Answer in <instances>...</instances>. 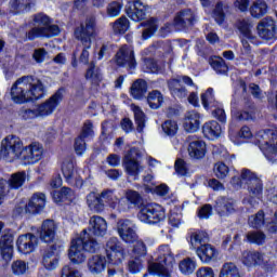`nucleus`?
Returning <instances> with one entry per match:
<instances>
[{"instance_id": "56", "label": "nucleus", "mask_w": 277, "mask_h": 277, "mask_svg": "<svg viewBox=\"0 0 277 277\" xmlns=\"http://www.w3.org/2000/svg\"><path fill=\"white\" fill-rule=\"evenodd\" d=\"M49 94V84L44 80H37L36 83V101L44 98Z\"/></svg>"}, {"instance_id": "46", "label": "nucleus", "mask_w": 277, "mask_h": 277, "mask_svg": "<svg viewBox=\"0 0 277 277\" xmlns=\"http://www.w3.org/2000/svg\"><path fill=\"white\" fill-rule=\"evenodd\" d=\"M232 117L236 120H252V118H254V113L248 110L240 113L237 108V102H232Z\"/></svg>"}, {"instance_id": "63", "label": "nucleus", "mask_w": 277, "mask_h": 277, "mask_svg": "<svg viewBox=\"0 0 277 277\" xmlns=\"http://www.w3.org/2000/svg\"><path fill=\"white\" fill-rule=\"evenodd\" d=\"M134 249L133 252L136 255L137 259H142V256H146V245H144V241L135 239L133 242Z\"/></svg>"}, {"instance_id": "51", "label": "nucleus", "mask_w": 277, "mask_h": 277, "mask_svg": "<svg viewBox=\"0 0 277 277\" xmlns=\"http://www.w3.org/2000/svg\"><path fill=\"white\" fill-rule=\"evenodd\" d=\"M210 65L212 66L213 70H215V72H219V75L228 72V66H226L224 58L220 56L212 58L210 61Z\"/></svg>"}, {"instance_id": "52", "label": "nucleus", "mask_w": 277, "mask_h": 277, "mask_svg": "<svg viewBox=\"0 0 277 277\" xmlns=\"http://www.w3.org/2000/svg\"><path fill=\"white\" fill-rule=\"evenodd\" d=\"M62 171L68 183H72V180L77 179V171H75V164L72 162H64Z\"/></svg>"}, {"instance_id": "15", "label": "nucleus", "mask_w": 277, "mask_h": 277, "mask_svg": "<svg viewBox=\"0 0 277 277\" xmlns=\"http://www.w3.org/2000/svg\"><path fill=\"white\" fill-rule=\"evenodd\" d=\"M135 155H137V150L135 148L130 149L123 159V168L128 176H133L134 181H137L140 173L144 172V166L140 164Z\"/></svg>"}, {"instance_id": "16", "label": "nucleus", "mask_w": 277, "mask_h": 277, "mask_svg": "<svg viewBox=\"0 0 277 277\" xmlns=\"http://www.w3.org/2000/svg\"><path fill=\"white\" fill-rule=\"evenodd\" d=\"M183 83L185 85H194V80L190 77L182 76L169 81V90L175 98H185L187 96V89L183 87Z\"/></svg>"}, {"instance_id": "23", "label": "nucleus", "mask_w": 277, "mask_h": 277, "mask_svg": "<svg viewBox=\"0 0 277 277\" xmlns=\"http://www.w3.org/2000/svg\"><path fill=\"white\" fill-rule=\"evenodd\" d=\"M16 247L22 254H31L36 248V236L34 234L21 235L17 238Z\"/></svg>"}, {"instance_id": "25", "label": "nucleus", "mask_w": 277, "mask_h": 277, "mask_svg": "<svg viewBox=\"0 0 277 277\" xmlns=\"http://www.w3.org/2000/svg\"><path fill=\"white\" fill-rule=\"evenodd\" d=\"M235 200L227 197H219L215 201L214 209L221 217L235 213Z\"/></svg>"}, {"instance_id": "61", "label": "nucleus", "mask_w": 277, "mask_h": 277, "mask_svg": "<svg viewBox=\"0 0 277 277\" xmlns=\"http://www.w3.org/2000/svg\"><path fill=\"white\" fill-rule=\"evenodd\" d=\"M213 107V117L216 118V120H220V122H226V111L224 110V106L221 103H216Z\"/></svg>"}, {"instance_id": "11", "label": "nucleus", "mask_w": 277, "mask_h": 277, "mask_svg": "<svg viewBox=\"0 0 277 277\" xmlns=\"http://www.w3.org/2000/svg\"><path fill=\"white\" fill-rule=\"evenodd\" d=\"M240 261L246 267H256L259 265L267 268L272 265V258L259 251H243Z\"/></svg>"}, {"instance_id": "31", "label": "nucleus", "mask_w": 277, "mask_h": 277, "mask_svg": "<svg viewBox=\"0 0 277 277\" xmlns=\"http://www.w3.org/2000/svg\"><path fill=\"white\" fill-rule=\"evenodd\" d=\"M202 133L208 140H217L222 135V126L215 120L208 121L202 127Z\"/></svg>"}, {"instance_id": "27", "label": "nucleus", "mask_w": 277, "mask_h": 277, "mask_svg": "<svg viewBox=\"0 0 277 277\" xmlns=\"http://www.w3.org/2000/svg\"><path fill=\"white\" fill-rule=\"evenodd\" d=\"M55 230H57V225H55V221H43L40 229L41 241H44L45 243H51V241L55 239Z\"/></svg>"}, {"instance_id": "41", "label": "nucleus", "mask_w": 277, "mask_h": 277, "mask_svg": "<svg viewBox=\"0 0 277 277\" xmlns=\"http://www.w3.org/2000/svg\"><path fill=\"white\" fill-rule=\"evenodd\" d=\"M159 22L156 18H149L145 23V29L143 30L142 39L148 40L149 38H153V36H155V34L157 32Z\"/></svg>"}, {"instance_id": "60", "label": "nucleus", "mask_w": 277, "mask_h": 277, "mask_svg": "<svg viewBox=\"0 0 277 277\" xmlns=\"http://www.w3.org/2000/svg\"><path fill=\"white\" fill-rule=\"evenodd\" d=\"M174 168L179 176H187V174H189V167H187V162L183 159H177Z\"/></svg>"}, {"instance_id": "13", "label": "nucleus", "mask_w": 277, "mask_h": 277, "mask_svg": "<svg viewBox=\"0 0 277 277\" xmlns=\"http://www.w3.org/2000/svg\"><path fill=\"white\" fill-rule=\"evenodd\" d=\"M62 101H64V89H58L47 102L37 107V118H45V116H51V114L57 109Z\"/></svg>"}, {"instance_id": "10", "label": "nucleus", "mask_w": 277, "mask_h": 277, "mask_svg": "<svg viewBox=\"0 0 277 277\" xmlns=\"http://www.w3.org/2000/svg\"><path fill=\"white\" fill-rule=\"evenodd\" d=\"M36 23V36L38 38H53V36H60V26L51 24V18L43 13L37 14Z\"/></svg>"}, {"instance_id": "17", "label": "nucleus", "mask_w": 277, "mask_h": 277, "mask_svg": "<svg viewBox=\"0 0 277 277\" xmlns=\"http://www.w3.org/2000/svg\"><path fill=\"white\" fill-rule=\"evenodd\" d=\"M117 233L126 243H133L137 239L135 224L131 220H120L117 223Z\"/></svg>"}, {"instance_id": "40", "label": "nucleus", "mask_w": 277, "mask_h": 277, "mask_svg": "<svg viewBox=\"0 0 277 277\" xmlns=\"http://www.w3.org/2000/svg\"><path fill=\"white\" fill-rule=\"evenodd\" d=\"M219 277H241L239 268L233 262L224 263L220 269Z\"/></svg>"}, {"instance_id": "3", "label": "nucleus", "mask_w": 277, "mask_h": 277, "mask_svg": "<svg viewBox=\"0 0 277 277\" xmlns=\"http://www.w3.org/2000/svg\"><path fill=\"white\" fill-rule=\"evenodd\" d=\"M74 36L76 40H79L83 47L80 54V62L82 64H89L90 49H92V38L96 36V19H94V17L87 18L75 29Z\"/></svg>"}, {"instance_id": "39", "label": "nucleus", "mask_w": 277, "mask_h": 277, "mask_svg": "<svg viewBox=\"0 0 277 277\" xmlns=\"http://www.w3.org/2000/svg\"><path fill=\"white\" fill-rule=\"evenodd\" d=\"M11 274L13 276H25V274H29V263L23 260H15L11 264Z\"/></svg>"}, {"instance_id": "8", "label": "nucleus", "mask_w": 277, "mask_h": 277, "mask_svg": "<svg viewBox=\"0 0 277 277\" xmlns=\"http://www.w3.org/2000/svg\"><path fill=\"white\" fill-rule=\"evenodd\" d=\"M23 141L16 135H9L1 141L0 157L6 161H15L21 159Z\"/></svg>"}, {"instance_id": "59", "label": "nucleus", "mask_w": 277, "mask_h": 277, "mask_svg": "<svg viewBox=\"0 0 277 277\" xmlns=\"http://www.w3.org/2000/svg\"><path fill=\"white\" fill-rule=\"evenodd\" d=\"M229 169L224 162H216L214 164V174L217 179H226L228 176Z\"/></svg>"}, {"instance_id": "36", "label": "nucleus", "mask_w": 277, "mask_h": 277, "mask_svg": "<svg viewBox=\"0 0 277 277\" xmlns=\"http://www.w3.org/2000/svg\"><path fill=\"white\" fill-rule=\"evenodd\" d=\"M250 14L253 18L265 16L267 14V3L265 0H255L250 8Z\"/></svg>"}, {"instance_id": "26", "label": "nucleus", "mask_w": 277, "mask_h": 277, "mask_svg": "<svg viewBox=\"0 0 277 277\" xmlns=\"http://www.w3.org/2000/svg\"><path fill=\"white\" fill-rule=\"evenodd\" d=\"M184 129L187 133H196L200 129V114L196 110H189L185 114Z\"/></svg>"}, {"instance_id": "1", "label": "nucleus", "mask_w": 277, "mask_h": 277, "mask_svg": "<svg viewBox=\"0 0 277 277\" xmlns=\"http://www.w3.org/2000/svg\"><path fill=\"white\" fill-rule=\"evenodd\" d=\"M96 250H98V242L90 236L88 229H84L80 237L71 240L68 253L69 261L75 265H81L88 259L85 252H96Z\"/></svg>"}, {"instance_id": "50", "label": "nucleus", "mask_w": 277, "mask_h": 277, "mask_svg": "<svg viewBox=\"0 0 277 277\" xmlns=\"http://www.w3.org/2000/svg\"><path fill=\"white\" fill-rule=\"evenodd\" d=\"M147 103L151 109H159L161 103H163V95L159 91H151L148 94Z\"/></svg>"}, {"instance_id": "37", "label": "nucleus", "mask_w": 277, "mask_h": 277, "mask_svg": "<svg viewBox=\"0 0 277 277\" xmlns=\"http://www.w3.org/2000/svg\"><path fill=\"white\" fill-rule=\"evenodd\" d=\"M196 260L192 258H186L179 263V271L183 274V276H192L194 272H196Z\"/></svg>"}, {"instance_id": "19", "label": "nucleus", "mask_w": 277, "mask_h": 277, "mask_svg": "<svg viewBox=\"0 0 277 277\" xmlns=\"http://www.w3.org/2000/svg\"><path fill=\"white\" fill-rule=\"evenodd\" d=\"M116 64L118 66H128V68H135V53L130 45H122L116 54Z\"/></svg>"}, {"instance_id": "20", "label": "nucleus", "mask_w": 277, "mask_h": 277, "mask_svg": "<svg viewBox=\"0 0 277 277\" xmlns=\"http://www.w3.org/2000/svg\"><path fill=\"white\" fill-rule=\"evenodd\" d=\"M248 224L251 228H263V226H266L269 233H276L277 230L276 224L267 221V219H265V212L262 210H260L255 215L249 216Z\"/></svg>"}, {"instance_id": "2", "label": "nucleus", "mask_w": 277, "mask_h": 277, "mask_svg": "<svg viewBox=\"0 0 277 277\" xmlns=\"http://www.w3.org/2000/svg\"><path fill=\"white\" fill-rule=\"evenodd\" d=\"M239 177L234 176L230 181L232 185L235 186L237 189L238 187H241L242 185H248V192L250 198H245L243 203L245 205H256V199L261 198V195L263 194V182H261V179L256 176L252 171L248 169H243L241 171V175Z\"/></svg>"}, {"instance_id": "35", "label": "nucleus", "mask_w": 277, "mask_h": 277, "mask_svg": "<svg viewBox=\"0 0 277 277\" xmlns=\"http://www.w3.org/2000/svg\"><path fill=\"white\" fill-rule=\"evenodd\" d=\"M206 241H209V235L206 232L195 230L189 233V243L194 250H196L197 246L206 243Z\"/></svg>"}, {"instance_id": "18", "label": "nucleus", "mask_w": 277, "mask_h": 277, "mask_svg": "<svg viewBox=\"0 0 277 277\" xmlns=\"http://www.w3.org/2000/svg\"><path fill=\"white\" fill-rule=\"evenodd\" d=\"M147 14H150V6L144 4L142 1L136 0L132 2L127 9V15L134 23H140L146 18Z\"/></svg>"}, {"instance_id": "44", "label": "nucleus", "mask_w": 277, "mask_h": 277, "mask_svg": "<svg viewBox=\"0 0 277 277\" xmlns=\"http://www.w3.org/2000/svg\"><path fill=\"white\" fill-rule=\"evenodd\" d=\"M85 79H88V81H91V83H98L103 80V74H101V69L96 67V65L91 63L87 70Z\"/></svg>"}, {"instance_id": "29", "label": "nucleus", "mask_w": 277, "mask_h": 277, "mask_svg": "<svg viewBox=\"0 0 277 277\" xmlns=\"http://www.w3.org/2000/svg\"><path fill=\"white\" fill-rule=\"evenodd\" d=\"M87 205L90 211H93L94 213L105 211V202L103 201L101 194H96L94 192L89 193L87 195Z\"/></svg>"}, {"instance_id": "58", "label": "nucleus", "mask_w": 277, "mask_h": 277, "mask_svg": "<svg viewBox=\"0 0 277 277\" xmlns=\"http://www.w3.org/2000/svg\"><path fill=\"white\" fill-rule=\"evenodd\" d=\"M128 268L131 274H140L142 269L144 268V265L142 264V258H135L129 261Z\"/></svg>"}, {"instance_id": "24", "label": "nucleus", "mask_w": 277, "mask_h": 277, "mask_svg": "<svg viewBox=\"0 0 277 277\" xmlns=\"http://www.w3.org/2000/svg\"><path fill=\"white\" fill-rule=\"evenodd\" d=\"M89 233L95 237H105L107 235V221L98 215L92 216L89 221Z\"/></svg>"}, {"instance_id": "7", "label": "nucleus", "mask_w": 277, "mask_h": 277, "mask_svg": "<svg viewBox=\"0 0 277 277\" xmlns=\"http://www.w3.org/2000/svg\"><path fill=\"white\" fill-rule=\"evenodd\" d=\"M14 259V234L0 222V268L8 269Z\"/></svg>"}, {"instance_id": "38", "label": "nucleus", "mask_w": 277, "mask_h": 277, "mask_svg": "<svg viewBox=\"0 0 277 277\" xmlns=\"http://www.w3.org/2000/svg\"><path fill=\"white\" fill-rule=\"evenodd\" d=\"M130 107L134 114V119L137 126L136 131H138V133H142V131H144V127H146V115H144L142 108H140L135 104H132Z\"/></svg>"}, {"instance_id": "42", "label": "nucleus", "mask_w": 277, "mask_h": 277, "mask_svg": "<svg viewBox=\"0 0 277 277\" xmlns=\"http://www.w3.org/2000/svg\"><path fill=\"white\" fill-rule=\"evenodd\" d=\"M147 84L144 80L137 79L131 87V94L133 98L140 100L146 94Z\"/></svg>"}, {"instance_id": "4", "label": "nucleus", "mask_w": 277, "mask_h": 277, "mask_svg": "<svg viewBox=\"0 0 277 277\" xmlns=\"http://www.w3.org/2000/svg\"><path fill=\"white\" fill-rule=\"evenodd\" d=\"M36 98V77L23 76L11 88V100L16 105L31 103Z\"/></svg>"}, {"instance_id": "21", "label": "nucleus", "mask_w": 277, "mask_h": 277, "mask_svg": "<svg viewBox=\"0 0 277 277\" xmlns=\"http://www.w3.org/2000/svg\"><path fill=\"white\" fill-rule=\"evenodd\" d=\"M258 34L263 40H272L276 36V22L273 18H264L258 25Z\"/></svg>"}, {"instance_id": "5", "label": "nucleus", "mask_w": 277, "mask_h": 277, "mask_svg": "<svg viewBox=\"0 0 277 277\" xmlns=\"http://www.w3.org/2000/svg\"><path fill=\"white\" fill-rule=\"evenodd\" d=\"M174 269V255L168 245L160 246L156 252V262L148 265V271L154 276L172 277Z\"/></svg>"}, {"instance_id": "54", "label": "nucleus", "mask_w": 277, "mask_h": 277, "mask_svg": "<svg viewBox=\"0 0 277 277\" xmlns=\"http://www.w3.org/2000/svg\"><path fill=\"white\" fill-rule=\"evenodd\" d=\"M162 131L169 137H174L179 133V123L174 120H167L162 123Z\"/></svg>"}, {"instance_id": "43", "label": "nucleus", "mask_w": 277, "mask_h": 277, "mask_svg": "<svg viewBox=\"0 0 277 277\" xmlns=\"http://www.w3.org/2000/svg\"><path fill=\"white\" fill-rule=\"evenodd\" d=\"M57 265H60V258H57V254H55L53 251H48L43 255V266L45 269H56Z\"/></svg>"}, {"instance_id": "34", "label": "nucleus", "mask_w": 277, "mask_h": 277, "mask_svg": "<svg viewBox=\"0 0 277 277\" xmlns=\"http://www.w3.org/2000/svg\"><path fill=\"white\" fill-rule=\"evenodd\" d=\"M25 181H27V173L25 171H19L11 174L8 180V185L10 189H21L25 185Z\"/></svg>"}, {"instance_id": "6", "label": "nucleus", "mask_w": 277, "mask_h": 277, "mask_svg": "<svg viewBox=\"0 0 277 277\" xmlns=\"http://www.w3.org/2000/svg\"><path fill=\"white\" fill-rule=\"evenodd\" d=\"M255 142L266 159L271 163H275L277 159V130H260L255 134Z\"/></svg>"}, {"instance_id": "22", "label": "nucleus", "mask_w": 277, "mask_h": 277, "mask_svg": "<svg viewBox=\"0 0 277 277\" xmlns=\"http://www.w3.org/2000/svg\"><path fill=\"white\" fill-rule=\"evenodd\" d=\"M196 254L201 263L208 265L217 259V249L215 247L205 243L196 249Z\"/></svg>"}, {"instance_id": "55", "label": "nucleus", "mask_w": 277, "mask_h": 277, "mask_svg": "<svg viewBox=\"0 0 277 277\" xmlns=\"http://www.w3.org/2000/svg\"><path fill=\"white\" fill-rule=\"evenodd\" d=\"M246 238L249 243H256L258 246L265 243V234L263 232H249Z\"/></svg>"}, {"instance_id": "33", "label": "nucleus", "mask_w": 277, "mask_h": 277, "mask_svg": "<svg viewBox=\"0 0 277 277\" xmlns=\"http://www.w3.org/2000/svg\"><path fill=\"white\" fill-rule=\"evenodd\" d=\"M52 198L56 205L58 202H72L75 199V192L68 187H63L61 190H54Z\"/></svg>"}, {"instance_id": "45", "label": "nucleus", "mask_w": 277, "mask_h": 277, "mask_svg": "<svg viewBox=\"0 0 277 277\" xmlns=\"http://www.w3.org/2000/svg\"><path fill=\"white\" fill-rule=\"evenodd\" d=\"M201 103L205 109H211L217 105L215 96L213 95V89L209 88L206 93L201 94Z\"/></svg>"}, {"instance_id": "12", "label": "nucleus", "mask_w": 277, "mask_h": 277, "mask_svg": "<svg viewBox=\"0 0 277 277\" xmlns=\"http://www.w3.org/2000/svg\"><path fill=\"white\" fill-rule=\"evenodd\" d=\"M106 258L109 265H120L124 261V248L118 238H110L106 242Z\"/></svg>"}, {"instance_id": "48", "label": "nucleus", "mask_w": 277, "mask_h": 277, "mask_svg": "<svg viewBox=\"0 0 277 277\" xmlns=\"http://www.w3.org/2000/svg\"><path fill=\"white\" fill-rule=\"evenodd\" d=\"M111 27L114 34H127L129 31V18L121 16L111 24Z\"/></svg>"}, {"instance_id": "32", "label": "nucleus", "mask_w": 277, "mask_h": 277, "mask_svg": "<svg viewBox=\"0 0 277 277\" xmlns=\"http://www.w3.org/2000/svg\"><path fill=\"white\" fill-rule=\"evenodd\" d=\"M194 21H196V15L189 9L180 11L174 18L175 25H179L180 27H189L190 25H194Z\"/></svg>"}, {"instance_id": "57", "label": "nucleus", "mask_w": 277, "mask_h": 277, "mask_svg": "<svg viewBox=\"0 0 277 277\" xmlns=\"http://www.w3.org/2000/svg\"><path fill=\"white\" fill-rule=\"evenodd\" d=\"M212 16L219 25H222L224 23V18H226V15L224 14V4H222V2H219L215 5L212 12Z\"/></svg>"}, {"instance_id": "9", "label": "nucleus", "mask_w": 277, "mask_h": 277, "mask_svg": "<svg viewBox=\"0 0 277 277\" xmlns=\"http://www.w3.org/2000/svg\"><path fill=\"white\" fill-rule=\"evenodd\" d=\"M137 217L144 224H159L166 220V209L158 203H146L141 207Z\"/></svg>"}, {"instance_id": "14", "label": "nucleus", "mask_w": 277, "mask_h": 277, "mask_svg": "<svg viewBox=\"0 0 277 277\" xmlns=\"http://www.w3.org/2000/svg\"><path fill=\"white\" fill-rule=\"evenodd\" d=\"M238 29L242 34V48H241V53L242 55H250L252 53V47L251 44H254L256 42V37L252 35V22L250 19H242L238 23Z\"/></svg>"}, {"instance_id": "49", "label": "nucleus", "mask_w": 277, "mask_h": 277, "mask_svg": "<svg viewBox=\"0 0 277 277\" xmlns=\"http://www.w3.org/2000/svg\"><path fill=\"white\" fill-rule=\"evenodd\" d=\"M103 202H106L110 209L113 207H116V203L118 202V195H116V190L114 189H105L100 194Z\"/></svg>"}, {"instance_id": "28", "label": "nucleus", "mask_w": 277, "mask_h": 277, "mask_svg": "<svg viewBox=\"0 0 277 277\" xmlns=\"http://www.w3.org/2000/svg\"><path fill=\"white\" fill-rule=\"evenodd\" d=\"M188 155L192 159H202L207 155V144L205 141L196 140L188 145Z\"/></svg>"}, {"instance_id": "53", "label": "nucleus", "mask_w": 277, "mask_h": 277, "mask_svg": "<svg viewBox=\"0 0 277 277\" xmlns=\"http://www.w3.org/2000/svg\"><path fill=\"white\" fill-rule=\"evenodd\" d=\"M35 148H36L35 143L28 145L24 149L22 147L21 156H19L18 159H22V161H25V163H34V159H35L34 149Z\"/></svg>"}, {"instance_id": "64", "label": "nucleus", "mask_w": 277, "mask_h": 277, "mask_svg": "<svg viewBox=\"0 0 277 277\" xmlns=\"http://www.w3.org/2000/svg\"><path fill=\"white\" fill-rule=\"evenodd\" d=\"M196 277H215V271L211 266H201L196 271Z\"/></svg>"}, {"instance_id": "47", "label": "nucleus", "mask_w": 277, "mask_h": 277, "mask_svg": "<svg viewBox=\"0 0 277 277\" xmlns=\"http://www.w3.org/2000/svg\"><path fill=\"white\" fill-rule=\"evenodd\" d=\"M123 5L124 4L122 3V0L109 2L106 6L107 16H109L110 18H116V16H120V12H122Z\"/></svg>"}, {"instance_id": "30", "label": "nucleus", "mask_w": 277, "mask_h": 277, "mask_svg": "<svg viewBox=\"0 0 277 277\" xmlns=\"http://www.w3.org/2000/svg\"><path fill=\"white\" fill-rule=\"evenodd\" d=\"M107 260L103 255H93L88 260V269L91 274H103Z\"/></svg>"}, {"instance_id": "62", "label": "nucleus", "mask_w": 277, "mask_h": 277, "mask_svg": "<svg viewBox=\"0 0 277 277\" xmlns=\"http://www.w3.org/2000/svg\"><path fill=\"white\" fill-rule=\"evenodd\" d=\"M115 211L119 213L129 211L131 209V203L127 200V198H118L117 202H115V207H113Z\"/></svg>"}]
</instances>
